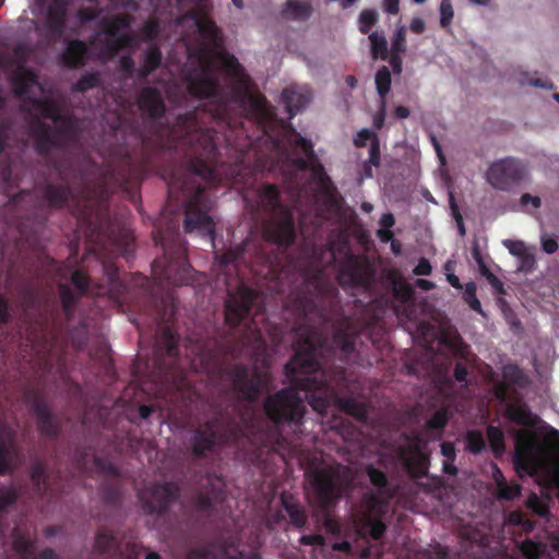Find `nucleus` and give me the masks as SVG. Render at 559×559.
<instances>
[{
  "mask_svg": "<svg viewBox=\"0 0 559 559\" xmlns=\"http://www.w3.org/2000/svg\"><path fill=\"white\" fill-rule=\"evenodd\" d=\"M338 309V290L321 272L307 276L287 299L286 310L295 317V354L285 365L292 385L264 401V412L275 425L299 428L306 413L305 400L320 414L334 406L359 421L367 420L365 402L340 395L349 389L346 368L324 367V360L336 352L343 361L356 350L359 333L349 318L337 319Z\"/></svg>",
  "mask_w": 559,
  "mask_h": 559,
  "instance_id": "obj_1",
  "label": "nucleus"
},
{
  "mask_svg": "<svg viewBox=\"0 0 559 559\" xmlns=\"http://www.w3.org/2000/svg\"><path fill=\"white\" fill-rule=\"evenodd\" d=\"M224 71L235 80L230 85H221L216 73L205 61L199 73L190 76L189 93L200 99H206L204 108L198 107L185 115H179L176 123L166 130L169 148L182 159L168 182V199L185 207L183 229L186 233L198 231L215 237V224L210 216L212 199L205 192L207 183L216 181L214 165L221 157V136L214 128L204 127L205 118L236 129L237 122L231 110L241 114L240 129L246 130L247 122L255 123L258 129L267 133L272 114L263 95H253L248 91L243 69L235 56L222 55Z\"/></svg>",
  "mask_w": 559,
  "mask_h": 559,
  "instance_id": "obj_2",
  "label": "nucleus"
},
{
  "mask_svg": "<svg viewBox=\"0 0 559 559\" xmlns=\"http://www.w3.org/2000/svg\"><path fill=\"white\" fill-rule=\"evenodd\" d=\"M257 299L258 293L245 285L228 290L225 300V322L233 330L245 323L243 334L237 341H216L214 347L203 352L201 356V365L207 373L222 374L230 383L233 392L250 403L258 400L264 386L263 374L257 369L250 370L243 364L229 367H224V364L228 356L236 358L245 348H260L264 345L262 332L254 321L247 322Z\"/></svg>",
  "mask_w": 559,
  "mask_h": 559,
  "instance_id": "obj_3",
  "label": "nucleus"
},
{
  "mask_svg": "<svg viewBox=\"0 0 559 559\" xmlns=\"http://www.w3.org/2000/svg\"><path fill=\"white\" fill-rule=\"evenodd\" d=\"M27 100L43 118L56 123V128H52L39 118L33 120L31 135L38 156L48 160L53 151H63L79 139L80 122L75 116L62 114L61 107L49 98L28 97Z\"/></svg>",
  "mask_w": 559,
  "mask_h": 559,
  "instance_id": "obj_4",
  "label": "nucleus"
},
{
  "mask_svg": "<svg viewBox=\"0 0 559 559\" xmlns=\"http://www.w3.org/2000/svg\"><path fill=\"white\" fill-rule=\"evenodd\" d=\"M153 239L163 249V255L152 263V274L159 285L182 286L193 281V269L187 258V248L178 230V225L170 221L165 228L155 224Z\"/></svg>",
  "mask_w": 559,
  "mask_h": 559,
  "instance_id": "obj_5",
  "label": "nucleus"
},
{
  "mask_svg": "<svg viewBox=\"0 0 559 559\" xmlns=\"http://www.w3.org/2000/svg\"><path fill=\"white\" fill-rule=\"evenodd\" d=\"M306 476L313 501L325 512L323 518L325 532L333 536H340L342 533L341 523L329 513V509L332 508L342 498L344 491L350 487L353 481L350 468L343 464L334 463L313 467L306 473Z\"/></svg>",
  "mask_w": 559,
  "mask_h": 559,
  "instance_id": "obj_6",
  "label": "nucleus"
},
{
  "mask_svg": "<svg viewBox=\"0 0 559 559\" xmlns=\"http://www.w3.org/2000/svg\"><path fill=\"white\" fill-rule=\"evenodd\" d=\"M255 215H267L264 236L267 240L288 248L296 240L295 218L292 210L281 201V191L272 183L262 185L254 195V204L246 199Z\"/></svg>",
  "mask_w": 559,
  "mask_h": 559,
  "instance_id": "obj_7",
  "label": "nucleus"
},
{
  "mask_svg": "<svg viewBox=\"0 0 559 559\" xmlns=\"http://www.w3.org/2000/svg\"><path fill=\"white\" fill-rule=\"evenodd\" d=\"M234 408L235 402L228 397L226 405L219 406L211 418L193 430L190 447L194 457H205L216 448L236 439L238 426L235 421Z\"/></svg>",
  "mask_w": 559,
  "mask_h": 559,
  "instance_id": "obj_8",
  "label": "nucleus"
},
{
  "mask_svg": "<svg viewBox=\"0 0 559 559\" xmlns=\"http://www.w3.org/2000/svg\"><path fill=\"white\" fill-rule=\"evenodd\" d=\"M270 139L274 155L270 162L271 170L280 169L283 173L292 174L297 170H307L318 163L312 142L295 129L288 139L289 147L284 145L280 139Z\"/></svg>",
  "mask_w": 559,
  "mask_h": 559,
  "instance_id": "obj_9",
  "label": "nucleus"
},
{
  "mask_svg": "<svg viewBox=\"0 0 559 559\" xmlns=\"http://www.w3.org/2000/svg\"><path fill=\"white\" fill-rule=\"evenodd\" d=\"M512 462L520 476H536L538 473L546 471L548 453L534 432L520 430L515 435Z\"/></svg>",
  "mask_w": 559,
  "mask_h": 559,
  "instance_id": "obj_10",
  "label": "nucleus"
},
{
  "mask_svg": "<svg viewBox=\"0 0 559 559\" xmlns=\"http://www.w3.org/2000/svg\"><path fill=\"white\" fill-rule=\"evenodd\" d=\"M179 495L178 486L171 481L154 483L138 491L143 512L157 516L167 514Z\"/></svg>",
  "mask_w": 559,
  "mask_h": 559,
  "instance_id": "obj_11",
  "label": "nucleus"
},
{
  "mask_svg": "<svg viewBox=\"0 0 559 559\" xmlns=\"http://www.w3.org/2000/svg\"><path fill=\"white\" fill-rule=\"evenodd\" d=\"M26 403L36 417V428L44 439L56 440L59 438L62 425L60 418L52 412L47 400L38 390H28L25 394Z\"/></svg>",
  "mask_w": 559,
  "mask_h": 559,
  "instance_id": "obj_12",
  "label": "nucleus"
},
{
  "mask_svg": "<svg viewBox=\"0 0 559 559\" xmlns=\"http://www.w3.org/2000/svg\"><path fill=\"white\" fill-rule=\"evenodd\" d=\"M487 181L498 190H509L522 180L523 168L511 157L492 163L487 171Z\"/></svg>",
  "mask_w": 559,
  "mask_h": 559,
  "instance_id": "obj_13",
  "label": "nucleus"
},
{
  "mask_svg": "<svg viewBox=\"0 0 559 559\" xmlns=\"http://www.w3.org/2000/svg\"><path fill=\"white\" fill-rule=\"evenodd\" d=\"M53 169L59 175L60 182H47L40 190L39 199L49 209H62L73 198V189L68 181L67 174L61 165L53 163Z\"/></svg>",
  "mask_w": 559,
  "mask_h": 559,
  "instance_id": "obj_14",
  "label": "nucleus"
},
{
  "mask_svg": "<svg viewBox=\"0 0 559 559\" xmlns=\"http://www.w3.org/2000/svg\"><path fill=\"white\" fill-rule=\"evenodd\" d=\"M138 109L145 122H159L166 114L162 92L154 86H144L138 94Z\"/></svg>",
  "mask_w": 559,
  "mask_h": 559,
  "instance_id": "obj_15",
  "label": "nucleus"
},
{
  "mask_svg": "<svg viewBox=\"0 0 559 559\" xmlns=\"http://www.w3.org/2000/svg\"><path fill=\"white\" fill-rule=\"evenodd\" d=\"M337 281L340 285L348 287L365 286L368 283L365 265L358 257L350 252L345 257L340 264Z\"/></svg>",
  "mask_w": 559,
  "mask_h": 559,
  "instance_id": "obj_16",
  "label": "nucleus"
},
{
  "mask_svg": "<svg viewBox=\"0 0 559 559\" xmlns=\"http://www.w3.org/2000/svg\"><path fill=\"white\" fill-rule=\"evenodd\" d=\"M67 0H51L47 8L45 26L50 40L60 39L66 31L67 22Z\"/></svg>",
  "mask_w": 559,
  "mask_h": 559,
  "instance_id": "obj_17",
  "label": "nucleus"
},
{
  "mask_svg": "<svg viewBox=\"0 0 559 559\" xmlns=\"http://www.w3.org/2000/svg\"><path fill=\"white\" fill-rule=\"evenodd\" d=\"M133 44L132 36H120L114 37L108 36L104 39H98V37L94 36L90 39V46L99 48L98 57L103 61H108L114 59L119 51L131 47Z\"/></svg>",
  "mask_w": 559,
  "mask_h": 559,
  "instance_id": "obj_18",
  "label": "nucleus"
},
{
  "mask_svg": "<svg viewBox=\"0 0 559 559\" xmlns=\"http://www.w3.org/2000/svg\"><path fill=\"white\" fill-rule=\"evenodd\" d=\"M104 274L107 280V285L102 287V292L98 294L109 295L110 298L117 301H124V293L127 286L123 281L119 277V269L114 261H103Z\"/></svg>",
  "mask_w": 559,
  "mask_h": 559,
  "instance_id": "obj_19",
  "label": "nucleus"
},
{
  "mask_svg": "<svg viewBox=\"0 0 559 559\" xmlns=\"http://www.w3.org/2000/svg\"><path fill=\"white\" fill-rule=\"evenodd\" d=\"M16 452V432L7 424L0 425V475L11 471V461Z\"/></svg>",
  "mask_w": 559,
  "mask_h": 559,
  "instance_id": "obj_20",
  "label": "nucleus"
},
{
  "mask_svg": "<svg viewBox=\"0 0 559 559\" xmlns=\"http://www.w3.org/2000/svg\"><path fill=\"white\" fill-rule=\"evenodd\" d=\"M506 417L516 425L528 428L536 427L540 421V418L521 399H516L507 405Z\"/></svg>",
  "mask_w": 559,
  "mask_h": 559,
  "instance_id": "obj_21",
  "label": "nucleus"
},
{
  "mask_svg": "<svg viewBox=\"0 0 559 559\" xmlns=\"http://www.w3.org/2000/svg\"><path fill=\"white\" fill-rule=\"evenodd\" d=\"M87 59L88 45L81 39L69 40L64 50L60 55L62 64L69 69L83 67Z\"/></svg>",
  "mask_w": 559,
  "mask_h": 559,
  "instance_id": "obj_22",
  "label": "nucleus"
},
{
  "mask_svg": "<svg viewBox=\"0 0 559 559\" xmlns=\"http://www.w3.org/2000/svg\"><path fill=\"white\" fill-rule=\"evenodd\" d=\"M197 28L201 39L203 40L201 51L204 56L210 57L214 49H218L223 45L221 32L216 24L207 19L199 20L197 22Z\"/></svg>",
  "mask_w": 559,
  "mask_h": 559,
  "instance_id": "obj_23",
  "label": "nucleus"
},
{
  "mask_svg": "<svg viewBox=\"0 0 559 559\" xmlns=\"http://www.w3.org/2000/svg\"><path fill=\"white\" fill-rule=\"evenodd\" d=\"M163 354L174 360L179 356L178 335L169 325H165L163 328L160 341L154 349V355L156 357L155 364L158 366V368H162L159 356Z\"/></svg>",
  "mask_w": 559,
  "mask_h": 559,
  "instance_id": "obj_24",
  "label": "nucleus"
},
{
  "mask_svg": "<svg viewBox=\"0 0 559 559\" xmlns=\"http://www.w3.org/2000/svg\"><path fill=\"white\" fill-rule=\"evenodd\" d=\"M131 23L132 17L128 13L105 16L100 21L102 33L114 37L131 36L124 32L130 28Z\"/></svg>",
  "mask_w": 559,
  "mask_h": 559,
  "instance_id": "obj_25",
  "label": "nucleus"
},
{
  "mask_svg": "<svg viewBox=\"0 0 559 559\" xmlns=\"http://www.w3.org/2000/svg\"><path fill=\"white\" fill-rule=\"evenodd\" d=\"M282 100L285 104L289 118H293L308 106L311 95L308 91L285 88L282 93Z\"/></svg>",
  "mask_w": 559,
  "mask_h": 559,
  "instance_id": "obj_26",
  "label": "nucleus"
},
{
  "mask_svg": "<svg viewBox=\"0 0 559 559\" xmlns=\"http://www.w3.org/2000/svg\"><path fill=\"white\" fill-rule=\"evenodd\" d=\"M281 502L286 511L289 522L297 528H302L307 524L308 515L305 508L296 501L293 495L283 492Z\"/></svg>",
  "mask_w": 559,
  "mask_h": 559,
  "instance_id": "obj_27",
  "label": "nucleus"
},
{
  "mask_svg": "<svg viewBox=\"0 0 559 559\" xmlns=\"http://www.w3.org/2000/svg\"><path fill=\"white\" fill-rule=\"evenodd\" d=\"M13 549L23 558L29 559L34 555L35 537L31 535L27 528L16 525L12 530Z\"/></svg>",
  "mask_w": 559,
  "mask_h": 559,
  "instance_id": "obj_28",
  "label": "nucleus"
},
{
  "mask_svg": "<svg viewBox=\"0 0 559 559\" xmlns=\"http://www.w3.org/2000/svg\"><path fill=\"white\" fill-rule=\"evenodd\" d=\"M11 84L16 97H26L31 88L38 84L37 75L27 68H20L12 76Z\"/></svg>",
  "mask_w": 559,
  "mask_h": 559,
  "instance_id": "obj_29",
  "label": "nucleus"
},
{
  "mask_svg": "<svg viewBox=\"0 0 559 559\" xmlns=\"http://www.w3.org/2000/svg\"><path fill=\"white\" fill-rule=\"evenodd\" d=\"M162 59L163 55L160 48L155 44L150 45L143 53L141 67L136 70L138 79L144 80L156 71L162 63Z\"/></svg>",
  "mask_w": 559,
  "mask_h": 559,
  "instance_id": "obj_30",
  "label": "nucleus"
},
{
  "mask_svg": "<svg viewBox=\"0 0 559 559\" xmlns=\"http://www.w3.org/2000/svg\"><path fill=\"white\" fill-rule=\"evenodd\" d=\"M57 289L63 314L67 321H71L74 318L75 308L83 296L64 283H59Z\"/></svg>",
  "mask_w": 559,
  "mask_h": 559,
  "instance_id": "obj_31",
  "label": "nucleus"
},
{
  "mask_svg": "<svg viewBox=\"0 0 559 559\" xmlns=\"http://www.w3.org/2000/svg\"><path fill=\"white\" fill-rule=\"evenodd\" d=\"M151 302L155 308L154 320L158 323H168L175 316V304L170 296L157 298L151 295Z\"/></svg>",
  "mask_w": 559,
  "mask_h": 559,
  "instance_id": "obj_32",
  "label": "nucleus"
},
{
  "mask_svg": "<svg viewBox=\"0 0 559 559\" xmlns=\"http://www.w3.org/2000/svg\"><path fill=\"white\" fill-rule=\"evenodd\" d=\"M312 7L307 1L287 0L283 10V16L295 20L306 21L311 16Z\"/></svg>",
  "mask_w": 559,
  "mask_h": 559,
  "instance_id": "obj_33",
  "label": "nucleus"
},
{
  "mask_svg": "<svg viewBox=\"0 0 559 559\" xmlns=\"http://www.w3.org/2000/svg\"><path fill=\"white\" fill-rule=\"evenodd\" d=\"M100 498L104 503L111 507H119L122 502L120 480H106L99 488Z\"/></svg>",
  "mask_w": 559,
  "mask_h": 559,
  "instance_id": "obj_34",
  "label": "nucleus"
},
{
  "mask_svg": "<svg viewBox=\"0 0 559 559\" xmlns=\"http://www.w3.org/2000/svg\"><path fill=\"white\" fill-rule=\"evenodd\" d=\"M31 480L38 492H46L49 488L46 462L36 460L31 465Z\"/></svg>",
  "mask_w": 559,
  "mask_h": 559,
  "instance_id": "obj_35",
  "label": "nucleus"
},
{
  "mask_svg": "<svg viewBox=\"0 0 559 559\" xmlns=\"http://www.w3.org/2000/svg\"><path fill=\"white\" fill-rule=\"evenodd\" d=\"M392 294L394 299L401 304H412L414 301V289L403 277L392 280Z\"/></svg>",
  "mask_w": 559,
  "mask_h": 559,
  "instance_id": "obj_36",
  "label": "nucleus"
},
{
  "mask_svg": "<svg viewBox=\"0 0 559 559\" xmlns=\"http://www.w3.org/2000/svg\"><path fill=\"white\" fill-rule=\"evenodd\" d=\"M243 258V249L240 246L228 249L221 255H216L219 272L225 273V269L233 266L237 269L238 263Z\"/></svg>",
  "mask_w": 559,
  "mask_h": 559,
  "instance_id": "obj_37",
  "label": "nucleus"
},
{
  "mask_svg": "<svg viewBox=\"0 0 559 559\" xmlns=\"http://www.w3.org/2000/svg\"><path fill=\"white\" fill-rule=\"evenodd\" d=\"M486 432L493 455L497 459L501 457L506 451L503 431L497 426L489 425Z\"/></svg>",
  "mask_w": 559,
  "mask_h": 559,
  "instance_id": "obj_38",
  "label": "nucleus"
},
{
  "mask_svg": "<svg viewBox=\"0 0 559 559\" xmlns=\"http://www.w3.org/2000/svg\"><path fill=\"white\" fill-rule=\"evenodd\" d=\"M369 40L372 59L386 60L390 53L388 50V41L384 35H380L378 32H371L369 34Z\"/></svg>",
  "mask_w": 559,
  "mask_h": 559,
  "instance_id": "obj_39",
  "label": "nucleus"
},
{
  "mask_svg": "<svg viewBox=\"0 0 559 559\" xmlns=\"http://www.w3.org/2000/svg\"><path fill=\"white\" fill-rule=\"evenodd\" d=\"M116 547V536L108 528H102L95 536L94 548L99 554H109Z\"/></svg>",
  "mask_w": 559,
  "mask_h": 559,
  "instance_id": "obj_40",
  "label": "nucleus"
},
{
  "mask_svg": "<svg viewBox=\"0 0 559 559\" xmlns=\"http://www.w3.org/2000/svg\"><path fill=\"white\" fill-rule=\"evenodd\" d=\"M502 377L506 382L515 384L520 388H525L528 379L523 370L515 364H508L502 368Z\"/></svg>",
  "mask_w": 559,
  "mask_h": 559,
  "instance_id": "obj_41",
  "label": "nucleus"
},
{
  "mask_svg": "<svg viewBox=\"0 0 559 559\" xmlns=\"http://www.w3.org/2000/svg\"><path fill=\"white\" fill-rule=\"evenodd\" d=\"M486 449L483 432L477 429L468 430L465 435V450L474 455L480 454Z\"/></svg>",
  "mask_w": 559,
  "mask_h": 559,
  "instance_id": "obj_42",
  "label": "nucleus"
},
{
  "mask_svg": "<svg viewBox=\"0 0 559 559\" xmlns=\"http://www.w3.org/2000/svg\"><path fill=\"white\" fill-rule=\"evenodd\" d=\"M376 88L382 100L386 97L391 90L392 78L386 66H382L376 73Z\"/></svg>",
  "mask_w": 559,
  "mask_h": 559,
  "instance_id": "obj_43",
  "label": "nucleus"
},
{
  "mask_svg": "<svg viewBox=\"0 0 559 559\" xmlns=\"http://www.w3.org/2000/svg\"><path fill=\"white\" fill-rule=\"evenodd\" d=\"M546 545L542 542H535L530 538L524 539L520 545L522 555L527 559H539L546 552Z\"/></svg>",
  "mask_w": 559,
  "mask_h": 559,
  "instance_id": "obj_44",
  "label": "nucleus"
},
{
  "mask_svg": "<svg viewBox=\"0 0 559 559\" xmlns=\"http://www.w3.org/2000/svg\"><path fill=\"white\" fill-rule=\"evenodd\" d=\"M100 84V75L98 72H87L73 84L72 91L75 93H85L97 87Z\"/></svg>",
  "mask_w": 559,
  "mask_h": 559,
  "instance_id": "obj_45",
  "label": "nucleus"
},
{
  "mask_svg": "<svg viewBox=\"0 0 559 559\" xmlns=\"http://www.w3.org/2000/svg\"><path fill=\"white\" fill-rule=\"evenodd\" d=\"M365 472L370 483L379 490V493H384L389 486L386 474L372 464H368Z\"/></svg>",
  "mask_w": 559,
  "mask_h": 559,
  "instance_id": "obj_46",
  "label": "nucleus"
},
{
  "mask_svg": "<svg viewBox=\"0 0 559 559\" xmlns=\"http://www.w3.org/2000/svg\"><path fill=\"white\" fill-rule=\"evenodd\" d=\"M477 286L475 282H468L464 286L463 299L474 311L485 314L481 308V304L476 296Z\"/></svg>",
  "mask_w": 559,
  "mask_h": 559,
  "instance_id": "obj_47",
  "label": "nucleus"
},
{
  "mask_svg": "<svg viewBox=\"0 0 559 559\" xmlns=\"http://www.w3.org/2000/svg\"><path fill=\"white\" fill-rule=\"evenodd\" d=\"M378 22V13L374 10L365 9L360 12L358 17L359 32L361 34H370L371 27Z\"/></svg>",
  "mask_w": 559,
  "mask_h": 559,
  "instance_id": "obj_48",
  "label": "nucleus"
},
{
  "mask_svg": "<svg viewBox=\"0 0 559 559\" xmlns=\"http://www.w3.org/2000/svg\"><path fill=\"white\" fill-rule=\"evenodd\" d=\"M94 466L102 473L110 476L112 480L119 479L120 477V471L119 468L107 459H104L102 456H94L93 457Z\"/></svg>",
  "mask_w": 559,
  "mask_h": 559,
  "instance_id": "obj_49",
  "label": "nucleus"
},
{
  "mask_svg": "<svg viewBox=\"0 0 559 559\" xmlns=\"http://www.w3.org/2000/svg\"><path fill=\"white\" fill-rule=\"evenodd\" d=\"M499 499L512 501L521 496L522 486L519 483L508 484L506 481L501 487L497 488Z\"/></svg>",
  "mask_w": 559,
  "mask_h": 559,
  "instance_id": "obj_50",
  "label": "nucleus"
},
{
  "mask_svg": "<svg viewBox=\"0 0 559 559\" xmlns=\"http://www.w3.org/2000/svg\"><path fill=\"white\" fill-rule=\"evenodd\" d=\"M71 283L75 287V292L84 296L88 292L91 278L85 272L75 270L71 274Z\"/></svg>",
  "mask_w": 559,
  "mask_h": 559,
  "instance_id": "obj_51",
  "label": "nucleus"
},
{
  "mask_svg": "<svg viewBox=\"0 0 559 559\" xmlns=\"http://www.w3.org/2000/svg\"><path fill=\"white\" fill-rule=\"evenodd\" d=\"M526 507L538 516H547L549 513L548 506L536 493L528 496Z\"/></svg>",
  "mask_w": 559,
  "mask_h": 559,
  "instance_id": "obj_52",
  "label": "nucleus"
},
{
  "mask_svg": "<svg viewBox=\"0 0 559 559\" xmlns=\"http://www.w3.org/2000/svg\"><path fill=\"white\" fill-rule=\"evenodd\" d=\"M405 51H406V28H405V26H400L394 32L390 53H403Z\"/></svg>",
  "mask_w": 559,
  "mask_h": 559,
  "instance_id": "obj_53",
  "label": "nucleus"
},
{
  "mask_svg": "<svg viewBox=\"0 0 559 559\" xmlns=\"http://www.w3.org/2000/svg\"><path fill=\"white\" fill-rule=\"evenodd\" d=\"M449 421V415L447 409H438L433 413V415L428 419L427 427L429 429H443Z\"/></svg>",
  "mask_w": 559,
  "mask_h": 559,
  "instance_id": "obj_54",
  "label": "nucleus"
},
{
  "mask_svg": "<svg viewBox=\"0 0 559 559\" xmlns=\"http://www.w3.org/2000/svg\"><path fill=\"white\" fill-rule=\"evenodd\" d=\"M194 508L201 513L211 514L214 510V499L207 493H200L194 500Z\"/></svg>",
  "mask_w": 559,
  "mask_h": 559,
  "instance_id": "obj_55",
  "label": "nucleus"
},
{
  "mask_svg": "<svg viewBox=\"0 0 559 559\" xmlns=\"http://www.w3.org/2000/svg\"><path fill=\"white\" fill-rule=\"evenodd\" d=\"M454 16V11L451 0H441L440 2V25L448 27Z\"/></svg>",
  "mask_w": 559,
  "mask_h": 559,
  "instance_id": "obj_56",
  "label": "nucleus"
},
{
  "mask_svg": "<svg viewBox=\"0 0 559 559\" xmlns=\"http://www.w3.org/2000/svg\"><path fill=\"white\" fill-rule=\"evenodd\" d=\"M381 152H380V140L378 135H374L369 146V157L366 160L369 164H373L374 167L380 166Z\"/></svg>",
  "mask_w": 559,
  "mask_h": 559,
  "instance_id": "obj_57",
  "label": "nucleus"
},
{
  "mask_svg": "<svg viewBox=\"0 0 559 559\" xmlns=\"http://www.w3.org/2000/svg\"><path fill=\"white\" fill-rule=\"evenodd\" d=\"M367 525L368 534L374 540L382 538L386 531V525L381 520H370Z\"/></svg>",
  "mask_w": 559,
  "mask_h": 559,
  "instance_id": "obj_58",
  "label": "nucleus"
},
{
  "mask_svg": "<svg viewBox=\"0 0 559 559\" xmlns=\"http://www.w3.org/2000/svg\"><path fill=\"white\" fill-rule=\"evenodd\" d=\"M10 131V122L4 119L0 120V155L9 147Z\"/></svg>",
  "mask_w": 559,
  "mask_h": 559,
  "instance_id": "obj_59",
  "label": "nucleus"
},
{
  "mask_svg": "<svg viewBox=\"0 0 559 559\" xmlns=\"http://www.w3.org/2000/svg\"><path fill=\"white\" fill-rule=\"evenodd\" d=\"M519 259H520V266H519L520 271H522L524 273H531L534 271V269L536 266L535 257L527 249L521 257H519Z\"/></svg>",
  "mask_w": 559,
  "mask_h": 559,
  "instance_id": "obj_60",
  "label": "nucleus"
},
{
  "mask_svg": "<svg viewBox=\"0 0 559 559\" xmlns=\"http://www.w3.org/2000/svg\"><path fill=\"white\" fill-rule=\"evenodd\" d=\"M17 496L14 490H7L0 495V513L15 504Z\"/></svg>",
  "mask_w": 559,
  "mask_h": 559,
  "instance_id": "obj_61",
  "label": "nucleus"
},
{
  "mask_svg": "<svg viewBox=\"0 0 559 559\" xmlns=\"http://www.w3.org/2000/svg\"><path fill=\"white\" fill-rule=\"evenodd\" d=\"M374 135L377 134L371 132L369 129H361L354 138V145L356 147H364L368 141H372Z\"/></svg>",
  "mask_w": 559,
  "mask_h": 559,
  "instance_id": "obj_62",
  "label": "nucleus"
},
{
  "mask_svg": "<svg viewBox=\"0 0 559 559\" xmlns=\"http://www.w3.org/2000/svg\"><path fill=\"white\" fill-rule=\"evenodd\" d=\"M301 545L324 546L325 538L320 534L302 535L299 539Z\"/></svg>",
  "mask_w": 559,
  "mask_h": 559,
  "instance_id": "obj_63",
  "label": "nucleus"
},
{
  "mask_svg": "<svg viewBox=\"0 0 559 559\" xmlns=\"http://www.w3.org/2000/svg\"><path fill=\"white\" fill-rule=\"evenodd\" d=\"M120 68L129 76L132 78L135 71V63L131 56H122L120 58Z\"/></svg>",
  "mask_w": 559,
  "mask_h": 559,
  "instance_id": "obj_64",
  "label": "nucleus"
}]
</instances>
